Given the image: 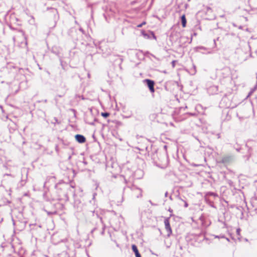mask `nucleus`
<instances>
[{
  "mask_svg": "<svg viewBox=\"0 0 257 257\" xmlns=\"http://www.w3.org/2000/svg\"><path fill=\"white\" fill-rule=\"evenodd\" d=\"M164 224L165 228L168 233V235H170L172 233V229L170 225L169 218H165L164 220Z\"/></svg>",
  "mask_w": 257,
  "mask_h": 257,
  "instance_id": "nucleus-1",
  "label": "nucleus"
},
{
  "mask_svg": "<svg viewBox=\"0 0 257 257\" xmlns=\"http://www.w3.org/2000/svg\"><path fill=\"white\" fill-rule=\"evenodd\" d=\"M145 81L147 82V85L149 87L151 92H154L155 90L154 88V82L150 79H146Z\"/></svg>",
  "mask_w": 257,
  "mask_h": 257,
  "instance_id": "nucleus-2",
  "label": "nucleus"
},
{
  "mask_svg": "<svg viewBox=\"0 0 257 257\" xmlns=\"http://www.w3.org/2000/svg\"><path fill=\"white\" fill-rule=\"evenodd\" d=\"M75 137L76 140L80 143H83L86 141L85 137L83 136L80 135H76Z\"/></svg>",
  "mask_w": 257,
  "mask_h": 257,
  "instance_id": "nucleus-3",
  "label": "nucleus"
},
{
  "mask_svg": "<svg viewBox=\"0 0 257 257\" xmlns=\"http://www.w3.org/2000/svg\"><path fill=\"white\" fill-rule=\"evenodd\" d=\"M181 19L182 26L183 28H185L186 26V22H187L185 15H182L181 16Z\"/></svg>",
  "mask_w": 257,
  "mask_h": 257,
  "instance_id": "nucleus-4",
  "label": "nucleus"
},
{
  "mask_svg": "<svg viewBox=\"0 0 257 257\" xmlns=\"http://www.w3.org/2000/svg\"><path fill=\"white\" fill-rule=\"evenodd\" d=\"M132 249L134 251V252L135 253V254L138 253H139V251L138 250V248H137V246L135 245H132Z\"/></svg>",
  "mask_w": 257,
  "mask_h": 257,
  "instance_id": "nucleus-5",
  "label": "nucleus"
},
{
  "mask_svg": "<svg viewBox=\"0 0 257 257\" xmlns=\"http://www.w3.org/2000/svg\"><path fill=\"white\" fill-rule=\"evenodd\" d=\"M101 115L103 116L104 117H107L109 115V113L107 112H102Z\"/></svg>",
  "mask_w": 257,
  "mask_h": 257,
  "instance_id": "nucleus-6",
  "label": "nucleus"
},
{
  "mask_svg": "<svg viewBox=\"0 0 257 257\" xmlns=\"http://www.w3.org/2000/svg\"><path fill=\"white\" fill-rule=\"evenodd\" d=\"M146 24V22H143L142 24H139L138 25V28H141L142 27L143 25H145Z\"/></svg>",
  "mask_w": 257,
  "mask_h": 257,
  "instance_id": "nucleus-7",
  "label": "nucleus"
},
{
  "mask_svg": "<svg viewBox=\"0 0 257 257\" xmlns=\"http://www.w3.org/2000/svg\"><path fill=\"white\" fill-rule=\"evenodd\" d=\"M176 61L174 60L172 62V67L174 68L175 67Z\"/></svg>",
  "mask_w": 257,
  "mask_h": 257,
  "instance_id": "nucleus-8",
  "label": "nucleus"
},
{
  "mask_svg": "<svg viewBox=\"0 0 257 257\" xmlns=\"http://www.w3.org/2000/svg\"><path fill=\"white\" fill-rule=\"evenodd\" d=\"M136 257H141L140 254L139 253L136 254Z\"/></svg>",
  "mask_w": 257,
  "mask_h": 257,
  "instance_id": "nucleus-9",
  "label": "nucleus"
},
{
  "mask_svg": "<svg viewBox=\"0 0 257 257\" xmlns=\"http://www.w3.org/2000/svg\"><path fill=\"white\" fill-rule=\"evenodd\" d=\"M188 206V203L186 202H185V207H187Z\"/></svg>",
  "mask_w": 257,
  "mask_h": 257,
  "instance_id": "nucleus-10",
  "label": "nucleus"
},
{
  "mask_svg": "<svg viewBox=\"0 0 257 257\" xmlns=\"http://www.w3.org/2000/svg\"><path fill=\"white\" fill-rule=\"evenodd\" d=\"M239 232H240V229H237V233L238 234H239Z\"/></svg>",
  "mask_w": 257,
  "mask_h": 257,
  "instance_id": "nucleus-11",
  "label": "nucleus"
},
{
  "mask_svg": "<svg viewBox=\"0 0 257 257\" xmlns=\"http://www.w3.org/2000/svg\"><path fill=\"white\" fill-rule=\"evenodd\" d=\"M169 211L170 212H171V213H172L173 210H172L171 209H169Z\"/></svg>",
  "mask_w": 257,
  "mask_h": 257,
  "instance_id": "nucleus-12",
  "label": "nucleus"
},
{
  "mask_svg": "<svg viewBox=\"0 0 257 257\" xmlns=\"http://www.w3.org/2000/svg\"><path fill=\"white\" fill-rule=\"evenodd\" d=\"M188 1H190V0H188Z\"/></svg>",
  "mask_w": 257,
  "mask_h": 257,
  "instance_id": "nucleus-13",
  "label": "nucleus"
}]
</instances>
